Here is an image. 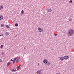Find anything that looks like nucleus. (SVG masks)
Segmentation results:
<instances>
[{
	"mask_svg": "<svg viewBox=\"0 0 74 74\" xmlns=\"http://www.w3.org/2000/svg\"><path fill=\"white\" fill-rule=\"evenodd\" d=\"M5 26L7 28H9L10 27L9 26L7 25H5Z\"/></svg>",
	"mask_w": 74,
	"mask_h": 74,
	"instance_id": "18",
	"label": "nucleus"
},
{
	"mask_svg": "<svg viewBox=\"0 0 74 74\" xmlns=\"http://www.w3.org/2000/svg\"><path fill=\"white\" fill-rule=\"evenodd\" d=\"M73 34H74V30L73 29H71L69 31L67 35L68 36H71Z\"/></svg>",
	"mask_w": 74,
	"mask_h": 74,
	"instance_id": "1",
	"label": "nucleus"
},
{
	"mask_svg": "<svg viewBox=\"0 0 74 74\" xmlns=\"http://www.w3.org/2000/svg\"><path fill=\"white\" fill-rule=\"evenodd\" d=\"M1 36H2V35H0V37H1Z\"/></svg>",
	"mask_w": 74,
	"mask_h": 74,
	"instance_id": "27",
	"label": "nucleus"
},
{
	"mask_svg": "<svg viewBox=\"0 0 74 74\" xmlns=\"http://www.w3.org/2000/svg\"><path fill=\"white\" fill-rule=\"evenodd\" d=\"M2 36H3V35H2Z\"/></svg>",
	"mask_w": 74,
	"mask_h": 74,
	"instance_id": "29",
	"label": "nucleus"
},
{
	"mask_svg": "<svg viewBox=\"0 0 74 74\" xmlns=\"http://www.w3.org/2000/svg\"><path fill=\"white\" fill-rule=\"evenodd\" d=\"M11 62H12L13 61V60H12V59H11Z\"/></svg>",
	"mask_w": 74,
	"mask_h": 74,
	"instance_id": "26",
	"label": "nucleus"
},
{
	"mask_svg": "<svg viewBox=\"0 0 74 74\" xmlns=\"http://www.w3.org/2000/svg\"><path fill=\"white\" fill-rule=\"evenodd\" d=\"M48 62V60L47 59H45L43 60V63L45 64L47 63Z\"/></svg>",
	"mask_w": 74,
	"mask_h": 74,
	"instance_id": "4",
	"label": "nucleus"
},
{
	"mask_svg": "<svg viewBox=\"0 0 74 74\" xmlns=\"http://www.w3.org/2000/svg\"><path fill=\"white\" fill-rule=\"evenodd\" d=\"M2 60L1 59L0 60V62H2Z\"/></svg>",
	"mask_w": 74,
	"mask_h": 74,
	"instance_id": "22",
	"label": "nucleus"
},
{
	"mask_svg": "<svg viewBox=\"0 0 74 74\" xmlns=\"http://www.w3.org/2000/svg\"><path fill=\"white\" fill-rule=\"evenodd\" d=\"M20 59V57H17L16 58H15L14 59V60L13 61V64L15 63V61L16 60V63H18V60Z\"/></svg>",
	"mask_w": 74,
	"mask_h": 74,
	"instance_id": "2",
	"label": "nucleus"
},
{
	"mask_svg": "<svg viewBox=\"0 0 74 74\" xmlns=\"http://www.w3.org/2000/svg\"><path fill=\"white\" fill-rule=\"evenodd\" d=\"M36 73H37V74H41V71H38L36 72Z\"/></svg>",
	"mask_w": 74,
	"mask_h": 74,
	"instance_id": "9",
	"label": "nucleus"
},
{
	"mask_svg": "<svg viewBox=\"0 0 74 74\" xmlns=\"http://www.w3.org/2000/svg\"><path fill=\"white\" fill-rule=\"evenodd\" d=\"M21 65H20L17 66V70H19V69H21Z\"/></svg>",
	"mask_w": 74,
	"mask_h": 74,
	"instance_id": "6",
	"label": "nucleus"
},
{
	"mask_svg": "<svg viewBox=\"0 0 74 74\" xmlns=\"http://www.w3.org/2000/svg\"><path fill=\"white\" fill-rule=\"evenodd\" d=\"M56 74H59L57 73H56Z\"/></svg>",
	"mask_w": 74,
	"mask_h": 74,
	"instance_id": "28",
	"label": "nucleus"
},
{
	"mask_svg": "<svg viewBox=\"0 0 74 74\" xmlns=\"http://www.w3.org/2000/svg\"><path fill=\"white\" fill-rule=\"evenodd\" d=\"M4 53L3 52H2V55H4Z\"/></svg>",
	"mask_w": 74,
	"mask_h": 74,
	"instance_id": "24",
	"label": "nucleus"
},
{
	"mask_svg": "<svg viewBox=\"0 0 74 74\" xmlns=\"http://www.w3.org/2000/svg\"><path fill=\"white\" fill-rule=\"evenodd\" d=\"M5 35L7 36H8L9 34H10V33L8 32H6L5 34Z\"/></svg>",
	"mask_w": 74,
	"mask_h": 74,
	"instance_id": "8",
	"label": "nucleus"
},
{
	"mask_svg": "<svg viewBox=\"0 0 74 74\" xmlns=\"http://www.w3.org/2000/svg\"><path fill=\"white\" fill-rule=\"evenodd\" d=\"M12 71L13 72V71H16V69H13L12 70Z\"/></svg>",
	"mask_w": 74,
	"mask_h": 74,
	"instance_id": "17",
	"label": "nucleus"
},
{
	"mask_svg": "<svg viewBox=\"0 0 74 74\" xmlns=\"http://www.w3.org/2000/svg\"><path fill=\"white\" fill-rule=\"evenodd\" d=\"M72 20V19H69V21H71Z\"/></svg>",
	"mask_w": 74,
	"mask_h": 74,
	"instance_id": "25",
	"label": "nucleus"
},
{
	"mask_svg": "<svg viewBox=\"0 0 74 74\" xmlns=\"http://www.w3.org/2000/svg\"><path fill=\"white\" fill-rule=\"evenodd\" d=\"M60 59L61 60H64V57H60Z\"/></svg>",
	"mask_w": 74,
	"mask_h": 74,
	"instance_id": "15",
	"label": "nucleus"
},
{
	"mask_svg": "<svg viewBox=\"0 0 74 74\" xmlns=\"http://www.w3.org/2000/svg\"><path fill=\"white\" fill-rule=\"evenodd\" d=\"M51 64V63H50V62H47L46 64L47 65V66H49Z\"/></svg>",
	"mask_w": 74,
	"mask_h": 74,
	"instance_id": "11",
	"label": "nucleus"
},
{
	"mask_svg": "<svg viewBox=\"0 0 74 74\" xmlns=\"http://www.w3.org/2000/svg\"><path fill=\"white\" fill-rule=\"evenodd\" d=\"M54 36H58V34H54Z\"/></svg>",
	"mask_w": 74,
	"mask_h": 74,
	"instance_id": "23",
	"label": "nucleus"
},
{
	"mask_svg": "<svg viewBox=\"0 0 74 74\" xmlns=\"http://www.w3.org/2000/svg\"><path fill=\"white\" fill-rule=\"evenodd\" d=\"M72 0H71V1H69V2H70V3H72Z\"/></svg>",
	"mask_w": 74,
	"mask_h": 74,
	"instance_id": "21",
	"label": "nucleus"
},
{
	"mask_svg": "<svg viewBox=\"0 0 74 74\" xmlns=\"http://www.w3.org/2000/svg\"><path fill=\"white\" fill-rule=\"evenodd\" d=\"M38 32H43V29H41V28L40 27L38 28Z\"/></svg>",
	"mask_w": 74,
	"mask_h": 74,
	"instance_id": "3",
	"label": "nucleus"
},
{
	"mask_svg": "<svg viewBox=\"0 0 74 74\" xmlns=\"http://www.w3.org/2000/svg\"><path fill=\"white\" fill-rule=\"evenodd\" d=\"M69 58V56H65L64 57V59L65 60H67V59H68Z\"/></svg>",
	"mask_w": 74,
	"mask_h": 74,
	"instance_id": "5",
	"label": "nucleus"
},
{
	"mask_svg": "<svg viewBox=\"0 0 74 74\" xmlns=\"http://www.w3.org/2000/svg\"><path fill=\"white\" fill-rule=\"evenodd\" d=\"M1 27H4V25L3 24H2L1 25Z\"/></svg>",
	"mask_w": 74,
	"mask_h": 74,
	"instance_id": "20",
	"label": "nucleus"
},
{
	"mask_svg": "<svg viewBox=\"0 0 74 74\" xmlns=\"http://www.w3.org/2000/svg\"><path fill=\"white\" fill-rule=\"evenodd\" d=\"M47 11L48 12H51L52 11V10L51 9H48Z\"/></svg>",
	"mask_w": 74,
	"mask_h": 74,
	"instance_id": "14",
	"label": "nucleus"
},
{
	"mask_svg": "<svg viewBox=\"0 0 74 74\" xmlns=\"http://www.w3.org/2000/svg\"><path fill=\"white\" fill-rule=\"evenodd\" d=\"M24 12H25V11H24L23 10H22L21 11V15H23V14H24Z\"/></svg>",
	"mask_w": 74,
	"mask_h": 74,
	"instance_id": "10",
	"label": "nucleus"
},
{
	"mask_svg": "<svg viewBox=\"0 0 74 74\" xmlns=\"http://www.w3.org/2000/svg\"><path fill=\"white\" fill-rule=\"evenodd\" d=\"M3 8V5H1L0 6V10H2Z\"/></svg>",
	"mask_w": 74,
	"mask_h": 74,
	"instance_id": "12",
	"label": "nucleus"
},
{
	"mask_svg": "<svg viewBox=\"0 0 74 74\" xmlns=\"http://www.w3.org/2000/svg\"><path fill=\"white\" fill-rule=\"evenodd\" d=\"M4 47V45H1L0 46V48L2 49V48H3V47Z\"/></svg>",
	"mask_w": 74,
	"mask_h": 74,
	"instance_id": "16",
	"label": "nucleus"
},
{
	"mask_svg": "<svg viewBox=\"0 0 74 74\" xmlns=\"http://www.w3.org/2000/svg\"><path fill=\"white\" fill-rule=\"evenodd\" d=\"M4 18V16H0V20H2Z\"/></svg>",
	"mask_w": 74,
	"mask_h": 74,
	"instance_id": "7",
	"label": "nucleus"
},
{
	"mask_svg": "<svg viewBox=\"0 0 74 74\" xmlns=\"http://www.w3.org/2000/svg\"><path fill=\"white\" fill-rule=\"evenodd\" d=\"M11 64V63L10 62H9L7 63V65H6V66L7 67H8L9 66H10V65Z\"/></svg>",
	"mask_w": 74,
	"mask_h": 74,
	"instance_id": "13",
	"label": "nucleus"
},
{
	"mask_svg": "<svg viewBox=\"0 0 74 74\" xmlns=\"http://www.w3.org/2000/svg\"><path fill=\"white\" fill-rule=\"evenodd\" d=\"M18 26V23H16L15 24V26H16V27H17Z\"/></svg>",
	"mask_w": 74,
	"mask_h": 74,
	"instance_id": "19",
	"label": "nucleus"
}]
</instances>
